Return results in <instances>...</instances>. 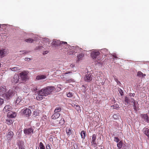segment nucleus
<instances>
[{"mask_svg": "<svg viewBox=\"0 0 149 149\" xmlns=\"http://www.w3.org/2000/svg\"><path fill=\"white\" fill-rule=\"evenodd\" d=\"M62 42L58 40H54L51 44L54 45L55 47L59 46L60 47H61ZM59 48H60V47H59Z\"/></svg>", "mask_w": 149, "mask_h": 149, "instance_id": "obj_8", "label": "nucleus"}, {"mask_svg": "<svg viewBox=\"0 0 149 149\" xmlns=\"http://www.w3.org/2000/svg\"><path fill=\"white\" fill-rule=\"evenodd\" d=\"M13 121L10 119H6V123L8 125H10L12 124L13 123Z\"/></svg>", "mask_w": 149, "mask_h": 149, "instance_id": "obj_28", "label": "nucleus"}, {"mask_svg": "<svg viewBox=\"0 0 149 149\" xmlns=\"http://www.w3.org/2000/svg\"><path fill=\"white\" fill-rule=\"evenodd\" d=\"M33 115L34 117H36L37 116H38L39 115V113L37 110L35 111L33 113Z\"/></svg>", "mask_w": 149, "mask_h": 149, "instance_id": "obj_36", "label": "nucleus"}, {"mask_svg": "<svg viewBox=\"0 0 149 149\" xmlns=\"http://www.w3.org/2000/svg\"><path fill=\"white\" fill-rule=\"evenodd\" d=\"M25 41L28 43H32L33 42L34 40L32 38H29L25 39Z\"/></svg>", "mask_w": 149, "mask_h": 149, "instance_id": "obj_34", "label": "nucleus"}, {"mask_svg": "<svg viewBox=\"0 0 149 149\" xmlns=\"http://www.w3.org/2000/svg\"><path fill=\"white\" fill-rule=\"evenodd\" d=\"M130 99L127 96L125 97V102L127 103V104L129 103V102H130Z\"/></svg>", "mask_w": 149, "mask_h": 149, "instance_id": "obj_38", "label": "nucleus"}, {"mask_svg": "<svg viewBox=\"0 0 149 149\" xmlns=\"http://www.w3.org/2000/svg\"><path fill=\"white\" fill-rule=\"evenodd\" d=\"M61 110V108L60 107H57L54 110V113H58Z\"/></svg>", "mask_w": 149, "mask_h": 149, "instance_id": "obj_32", "label": "nucleus"}, {"mask_svg": "<svg viewBox=\"0 0 149 149\" xmlns=\"http://www.w3.org/2000/svg\"><path fill=\"white\" fill-rule=\"evenodd\" d=\"M9 69L13 71H17L21 69L18 66H17L12 68H10Z\"/></svg>", "mask_w": 149, "mask_h": 149, "instance_id": "obj_24", "label": "nucleus"}, {"mask_svg": "<svg viewBox=\"0 0 149 149\" xmlns=\"http://www.w3.org/2000/svg\"><path fill=\"white\" fill-rule=\"evenodd\" d=\"M24 132L26 134H31L33 132V130L32 128H26L24 130Z\"/></svg>", "mask_w": 149, "mask_h": 149, "instance_id": "obj_12", "label": "nucleus"}, {"mask_svg": "<svg viewBox=\"0 0 149 149\" xmlns=\"http://www.w3.org/2000/svg\"><path fill=\"white\" fill-rule=\"evenodd\" d=\"M114 141L117 143H118L120 141V139L118 137H114Z\"/></svg>", "mask_w": 149, "mask_h": 149, "instance_id": "obj_41", "label": "nucleus"}, {"mask_svg": "<svg viewBox=\"0 0 149 149\" xmlns=\"http://www.w3.org/2000/svg\"><path fill=\"white\" fill-rule=\"evenodd\" d=\"M143 132L148 137H149V129L146 127L143 128Z\"/></svg>", "mask_w": 149, "mask_h": 149, "instance_id": "obj_20", "label": "nucleus"}, {"mask_svg": "<svg viewBox=\"0 0 149 149\" xmlns=\"http://www.w3.org/2000/svg\"><path fill=\"white\" fill-rule=\"evenodd\" d=\"M46 148L47 149H51L50 145L49 144L46 146Z\"/></svg>", "mask_w": 149, "mask_h": 149, "instance_id": "obj_48", "label": "nucleus"}, {"mask_svg": "<svg viewBox=\"0 0 149 149\" xmlns=\"http://www.w3.org/2000/svg\"><path fill=\"white\" fill-rule=\"evenodd\" d=\"M137 76L139 77H144L146 76V74H143L141 71H139L137 73Z\"/></svg>", "mask_w": 149, "mask_h": 149, "instance_id": "obj_25", "label": "nucleus"}, {"mask_svg": "<svg viewBox=\"0 0 149 149\" xmlns=\"http://www.w3.org/2000/svg\"><path fill=\"white\" fill-rule=\"evenodd\" d=\"M21 113L25 115L27 117L30 116L31 114V110L29 109L24 108L21 111Z\"/></svg>", "mask_w": 149, "mask_h": 149, "instance_id": "obj_6", "label": "nucleus"}, {"mask_svg": "<svg viewBox=\"0 0 149 149\" xmlns=\"http://www.w3.org/2000/svg\"><path fill=\"white\" fill-rule=\"evenodd\" d=\"M96 135L95 134H93V135L92 136V141L91 142V143L92 144H96Z\"/></svg>", "mask_w": 149, "mask_h": 149, "instance_id": "obj_23", "label": "nucleus"}, {"mask_svg": "<svg viewBox=\"0 0 149 149\" xmlns=\"http://www.w3.org/2000/svg\"><path fill=\"white\" fill-rule=\"evenodd\" d=\"M85 54L84 53H79L77 56V61L82 60Z\"/></svg>", "mask_w": 149, "mask_h": 149, "instance_id": "obj_15", "label": "nucleus"}, {"mask_svg": "<svg viewBox=\"0 0 149 149\" xmlns=\"http://www.w3.org/2000/svg\"><path fill=\"white\" fill-rule=\"evenodd\" d=\"M112 107H113V109H115L116 108H118L119 107V106L117 104H115L112 106Z\"/></svg>", "mask_w": 149, "mask_h": 149, "instance_id": "obj_46", "label": "nucleus"}, {"mask_svg": "<svg viewBox=\"0 0 149 149\" xmlns=\"http://www.w3.org/2000/svg\"><path fill=\"white\" fill-rule=\"evenodd\" d=\"M113 57H114L115 58H117V56L116 54H113Z\"/></svg>", "mask_w": 149, "mask_h": 149, "instance_id": "obj_54", "label": "nucleus"}, {"mask_svg": "<svg viewBox=\"0 0 149 149\" xmlns=\"http://www.w3.org/2000/svg\"><path fill=\"white\" fill-rule=\"evenodd\" d=\"M67 96L68 97H71L73 95V93L71 92H69L67 94Z\"/></svg>", "mask_w": 149, "mask_h": 149, "instance_id": "obj_40", "label": "nucleus"}, {"mask_svg": "<svg viewBox=\"0 0 149 149\" xmlns=\"http://www.w3.org/2000/svg\"><path fill=\"white\" fill-rule=\"evenodd\" d=\"M104 81H102V82H101V84H102V85H103V84H104V82H105V80H106V79H104Z\"/></svg>", "mask_w": 149, "mask_h": 149, "instance_id": "obj_55", "label": "nucleus"}, {"mask_svg": "<svg viewBox=\"0 0 149 149\" xmlns=\"http://www.w3.org/2000/svg\"><path fill=\"white\" fill-rule=\"evenodd\" d=\"M19 75L17 74H15L11 79L12 83L14 85L18 82L19 83H21V82L19 81Z\"/></svg>", "mask_w": 149, "mask_h": 149, "instance_id": "obj_2", "label": "nucleus"}, {"mask_svg": "<svg viewBox=\"0 0 149 149\" xmlns=\"http://www.w3.org/2000/svg\"><path fill=\"white\" fill-rule=\"evenodd\" d=\"M27 74V72L26 71L22 72L19 74L20 77L22 80H26L28 77Z\"/></svg>", "mask_w": 149, "mask_h": 149, "instance_id": "obj_7", "label": "nucleus"}, {"mask_svg": "<svg viewBox=\"0 0 149 149\" xmlns=\"http://www.w3.org/2000/svg\"><path fill=\"white\" fill-rule=\"evenodd\" d=\"M8 130H10V131L8 132V139L9 140L12 138L14 135V134L13 132L10 131V129H9Z\"/></svg>", "mask_w": 149, "mask_h": 149, "instance_id": "obj_19", "label": "nucleus"}, {"mask_svg": "<svg viewBox=\"0 0 149 149\" xmlns=\"http://www.w3.org/2000/svg\"><path fill=\"white\" fill-rule=\"evenodd\" d=\"M113 77H114V79L115 80V81L117 82V81H118V80L116 78V77L115 76H113Z\"/></svg>", "mask_w": 149, "mask_h": 149, "instance_id": "obj_51", "label": "nucleus"}, {"mask_svg": "<svg viewBox=\"0 0 149 149\" xmlns=\"http://www.w3.org/2000/svg\"><path fill=\"white\" fill-rule=\"evenodd\" d=\"M42 91L43 90H41L38 92V95L37 96L36 98V99L37 100H41L44 98V96H45L43 92Z\"/></svg>", "mask_w": 149, "mask_h": 149, "instance_id": "obj_4", "label": "nucleus"}, {"mask_svg": "<svg viewBox=\"0 0 149 149\" xmlns=\"http://www.w3.org/2000/svg\"><path fill=\"white\" fill-rule=\"evenodd\" d=\"M123 143L121 141H120L117 144V146L118 149H120L122 147Z\"/></svg>", "mask_w": 149, "mask_h": 149, "instance_id": "obj_30", "label": "nucleus"}, {"mask_svg": "<svg viewBox=\"0 0 149 149\" xmlns=\"http://www.w3.org/2000/svg\"><path fill=\"white\" fill-rule=\"evenodd\" d=\"M102 77V76L101 75V76H99V77Z\"/></svg>", "mask_w": 149, "mask_h": 149, "instance_id": "obj_60", "label": "nucleus"}, {"mask_svg": "<svg viewBox=\"0 0 149 149\" xmlns=\"http://www.w3.org/2000/svg\"><path fill=\"white\" fill-rule=\"evenodd\" d=\"M72 73V72L71 71H70L66 72L63 74V76H65L66 77V75H65L66 74H67L68 73Z\"/></svg>", "mask_w": 149, "mask_h": 149, "instance_id": "obj_47", "label": "nucleus"}, {"mask_svg": "<svg viewBox=\"0 0 149 149\" xmlns=\"http://www.w3.org/2000/svg\"><path fill=\"white\" fill-rule=\"evenodd\" d=\"M100 54L98 52L93 51L91 52V57L93 59H96Z\"/></svg>", "mask_w": 149, "mask_h": 149, "instance_id": "obj_9", "label": "nucleus"}, {"mask_svg": "<svg viewBox=\"0 0 149 149\" xmlns=\"http://www.w3.org/2000/svg\"><path fill=\"white\" fill-rule=\"evenodd\" d=\"M54 88L52 86H49L42 89L41 90H43L42 91L43 92L45 95L46 96L51 94L54 91Z\"/></svg>", "mask_w": 149, "mask_h": 149, "instance_id": "obj_1", "label": "nucleus"}, {"mask_svg": "<svg viewBox=\"0 0 149 149\" xmlns=\"http://www.w3.org/2000/svg\"><path fill=\"white\" fill-rule=\"evenodd\" d=\"M118 91L119 92V93L121 95H123V91L121 89L119 88L118 89Z\"/></svg>", "mask_w": 149, "mask_h": 149, "instance_id": "obj_45", "label": "nucleus"}, {"mask_svg": "<svg viewBox=\"0 0 149 149\" xmlns=\"http://www.w3.org/2000/svg\"><path fill=\"white\" fill-rule=\"evenodd\" d=\"M113 117L114 119H119V113L114 114L113 116Z\"/></svg>", "mask_w": 149, "mask_h": 149, "instance_id": "obj_35", "label": "nucleus"}, {"mask_svg": "<svg viewBox=\"0 0 149 149\" xmlns=\"http://www.w3.org/2000/svg\"><path fill=\"white\" fill-rule=\"evenodd\" d=\"M65 80L69 82H70L73 81V79H68L65 78Z\"/></svg>", "mask_w": 149, "mask_h": 149, "instance_id": "obj_42", "label": "nucleus"}, {"mask_svg": "<svg viewBox=\"0 0 149 149\" xmlns=\"http://www.w3.org/2000/svg\"><path fill=\"white\" fill-rule=\"evenodd\" d=\"M4 101L3 99L0 98V107L3 104Z\"/></svg>", "mask_w": 149, "mask_h": 149, "instance_id": "obj_44", "label": "nucleus"}, {"mask_svg": "<svg viewBox=\"0 0 149 149\" xmlns=\"http://www.w3.org/2000/svg\"><path fill=\"white\" fill-rule=\"evenodd\" d=\"M74 107L77 111L78 112H79L81 111V109H80V107L78 105H74Z\"/></svg>", "mask_w": 149, "mask_h": 149, "instance_id": "obj_33", "label": "nucleus"}, {"mask_svg": "<svg viewBox=\"0 0 149 149\" xmlns=\"http://www.w3.org/2000/svg\"><path fill=\"white\" fill-rule=\"evenodd\" d=\"M12 109L11 106L9 105H6L4 107L3 109V111L4 112H7L11 111Z\"/></svg>", "mask_w": 149, "mask_h": 149, "instance_id": "obj_16", "label": "nucleus"}, {"mask_svg": "<svg viewBox=\"0 0 149 149\" xmlns=\"http://www.w3.org/2000/svg\"><path fill=\"white\" fill-rule=\"evenodd\" d=\"M45 54H47L48 53V51H46L45 52Z\"/></svg>", "mask_w": 149, "mask_h": 149, "instance_id": "obj_58", "label": "nucleus"}, {"mask_svg": "<svg viewBox=\"0 0 149 149\" xmlns=\"http://www.w3.org/2000/svg\"><path fill=\"white\" fill-rule=\"evenodd\" d=\"M130 102L132 103V105H133L134 110L136 111L138 110L139 107L138 102L136 101L134 99L132 98L131 99Z\"/></svg>", "mask_w": 149, "mask_h": 149, "instance_id": "obj_5", "label": "nucleus"}, {"mask_svg": "<svg viewBox=\"0 0 149 149\" xmlns=\"http://www.w3.org/2000/svg\"><path fill=\"white\" fill-rule=\"evenodd\" d=\"M39 147L40 149H45V146L42 142H40L39 143Z\"/></svg>", "mask_w": 149, "mask_h": 149, "instance_id": "obj_37", "label": "nucleus"}, {"mask_svg": "<svg viewBox=\"0 0 149 149\" xmlns=\"http://www.w3.org/2000/svg\"><path fill=\"white\" fill-rule=\"evenodd\" d=\"M25 60L26 61H27V60H31V58H25Z\"/></svg>", "mask_w": 149, "mask_h": 149, "instance_id": "obj_53", "label": "nucleus"}, {"mask_svg": "<svg viewBox=\"0 0 149 149\" xmlns=\"http://www.w3.org/2000/svg\"><path fill=\"white\" fill-rule=\"evenodd\" d=\"M84 79L85 81L89 82L92 80V77L91 74L87 73L86 74Z\"/></svg>", "mask_w": 149, "mask_h": 149, "instance_id": "obj_13", "label": "nucleus"}, {"mask_svg": "<svg viewBox=\"0 0 149 149\" xmlns=\"http://www.w3.org/2000/svg\"><path fill=\"white\" fill-rule=\"evenodd\" d=\"M29 52H28L27 51H20V52L21 53H20V55H22V54H27V53H29Z\"/></svg>", "mask_w": 149, "mask_h": 149, "instance_id": "obj_39", "label": "nucleus"}, {"mask_svg": "<svg viewBox=\"0 0 149 149\" xmlns=\"http://www.w3.org/2000/svg\"><path fill=\"white\" fill-rule=\"evenodd\" d=\"M6 92V90L3 87H1L0 88V96H2Z\"/></svg>", "mask_w": 149, "mask_h": 149, "instance_id": "obj_22", "label": "nucleus"}, {"mask_svg": "<svg viewBox=\"0 0 149 149\" xmlns=\"http://www.w3.org/2000/svg\"><path fill=\"white\" fill-rule=\"evenodd\" d=\"M70 66L71 67L73 68L74 67V65L73 64H71L70 65Z\"/></svg>", "mask_w": 149, "mask_h": 149, "instance_id": "obj_56", "label": "nucleus"}, {"mask_svg": "<svg viewBox=\"0 0 149 149\" xmlns=\"http://www.w3.org/2000/svg\"><path fill=\"white\" fill-rule=\"evenodd\" d=\"M1 63H0V67H1Z\"/></svg>", "mask_w": 149, "mask_h": 149, "instance_id": "obj_59", "label": "nucleus"}, {"mask_svg": "<svg viewBox=\"0 0 149 149\" xmlns=\"http://www.w3.org/2000/svg\"><path fill=\"white\" fill-rule=\"evenodd\" d=\"M141 117L143 121L148 123H149V118L148 115L147 114H141Z\"/></svg>", "mask_w": 149, "mask_h": 149, "instance_id": "obj_11", "label": "nucleus"}, {"mask_svg": "<svg viewBox=\"0 0 149 149\" xmlns=\"http://www.w3.org/2000/svg\"><path fill=\"white\" fill-rule=\"evenodd\" d=\"M37 87L36 86L33 87V88H32L31 89L33 91H35L37 90Z\"/></svg>", "mask_w": 149, "mask_h": 149, "instance_id": "obj_49", "label": "nucleus"}, {"mask_svg": "<svg viewBox=\"0 0 149 149\" xmlns=\"http://www.w3.org/2000/svg\"><path fill=\"white\" fill-rule=\"evenodd\" d=\"M68 52V54L69 55H72L74 53V52H73V50H70V51H69Z\"/></svg>", "mask_w": 149, "mask_h": 149, "instance_id": "obj_43", "label": "nucleus"}, {"mask_svg": "<svg viewBox=\"0 0 149 149\" xmlns=\"http://www.w3.org/2000/svg\"><path fill=\"white\" fill-rule=\"evenodd\" d=\"M66 132L68 135H70L72 134V131L69 128H66Z\"/></svg>", "mask_w": 149, "mask_h": 149, "instance_id": "obj_29", "label": "nucleus"}, {"mask_svg": "<svg viewBox=\"0 0 149 149\" xmlns=\"http://www.w3.org/2000/svg\"><path fill=\"white\" fill-rule=\"evenodd\" d=\"M24 143L22 142H20L19 143V149H25L24 147Z\"/></svg>", "mask_w": 149, "mask_h": 149, "instance_id": "obj_26", "label": "nucleus"}, {"mask_svg": "<svg viewBox=\"0 0 149 149\" xmlns=\"http://www.w3.org/2000/svg\"><path fill=\"white\" fill-rule=\"evenodd\" d=\"M70 45L67 44L66 42H62V45L61 47V48H60V49H64L65 51H68V49L70 47Z\"/></svg>", "mask_w": 149, "mask_h": 149, "instance_id": "obj_3", "label": "nucleus"}, {"mask_svg": "<svg viewBox=\"0 0 149 149\" xmlns=\"http://www.w3.org/2000/svg\"><path fill=\"white\" fill-rule=\"evenodd\" d=\"M47 76L45 75H40L36 77V79L37 80H39L45 79Z\"/></svg>", "mask_w": 149, "mask_h": 149, "instance_id": "obj_18", "label": "nucleus"}, {"mask_svg": "<svg viewBox=\"0 0 149 149\" xmlns=\"http://www.w3.org/2000/svg\"><path fill=\"white\" fill-rule=\"evenodd\" d=\"M8 117L10 118H14L16 116V113L14 112H9L7 115Z\"/></svg>", "mask_w": 149, "mask_h": 149, "instance_id": "obj_17", "label": "nucleus"}, {"mask_svg": "<svg viewBox=\"0 0 149 149\" xmlns=\"http://www.w3.org/2000/svg\"><path fill=\"white\" fill-rule=\"evenodd\" d=\"M60 114L59 113H54L52 116V119H56L59 117Z\"/></svg>", "mask_w": 149, "mask_h": 149, "instance_id": "obj_21", "label": "nucleus"}, {"mask_svg": "<svg viewBox=\"0 0 149 149\" xmlns=\"http://www.w3.org/2000/svg\"><path fill=\"white\" fill-rule=\"evenodd\" d=\"M134 95H135V94L134 93H130V97H131V96L134 97Z\"/></svg>", "mask_w": 149, "mask_h": 149, "instance_id": "obj_52", "label": "nucleus"}, {"mask_svg": "<svg viewBox=\"0 0 149 149\" xmlns=\"http://www.w3.org/2000/svg\"><path fill=\"white\" fill-rule=\"evenodd\" d=\"M86 133L85 131L84 130L82 131L81 133V136L82 139H84L86 136Z\"/></svg>", "mask_w": 149, "mask_h": 149, "instance_id": "obj_27", "label": "nucleus"}, {"mask_svg": "<svg viewBox=\"0 0 149 149\" xmlns=\"http://www.w3.org/2000/svg\"><path fill=\"white\" fill-rule=\"evenodd\" d=\"M22 98L20 97H18L16 100L15 104H18L21 101Z\"/></svg>", "mask_w": 149, "mask_h": 149, "instance_id": "obj_31", "label": "nucleus"}, {"mask_svg": "<svg viewBox=\"0 0 149 149\" xmlns=\"http://www.w3.org/2000/svg\"><path fill=\"white\" fill-rule=\"evenodd\" d=\"M116 82H117V84H118V85H120V84H121V83H120V81H118Z\"/></svg>", "mask_w": 149, "mask_h": 149, "instance_id": "obj_57", "label": "nucleus"}, {"mask_svg": "<svg viewBox=\"0 0 149 149\" xmlns=\"http://www.w3.org/2000/svg\"><path fill=\"white\" fill-rule=\"evenodd\" d=\"M8 53L7 49H3L0 50V58H2Z\"/></svg>", "mask_w": 149, "mask_h": 149, "instance_id": "obj_10", "label": "nucleus"}, {"mask_svg": "<svg viewBox=\"0 0 149 149\" xmlns=\"http://www.w3.org/2000/svg\"><path fill=\"white\" fill-rule=\"evenodd\" d=\"M49 140L52 143H53V138L52 137H50L49 139Z\"/></svg>", "mask_w": 149, "mask_h": 149, "instance_id": "obj_50", "label": "nucleus"}, {"mask_svg": "<svg viewBox=\"0 0 149 149\" xmlns=\"http://www.w3.org/2000/svg\"><path fill=\"white\" fill-rule=\"evenodd\" d=\"M15 92L12 90H10L8 91L7 94V97H11L13 96L15 94Z\"/></svg>", "mask_w": 149, "mask_h": 149, "instance_id": "obj_14", "label": "nucleus"}]
</instances>
